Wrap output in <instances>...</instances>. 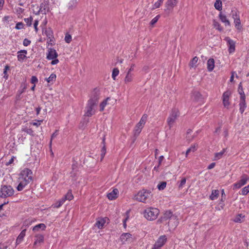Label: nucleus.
Listing matches in <instances>:
<instances>
[{
  "mask_svg": "<svg viewBox=\"0 0 249 249\" xmlns=\"http://www.w3.org/2000/svg\"><path fill=\"white\" fill-rule=\"evenodd\" d=\"M163 218L169 219L168 225L173 228H176L178 224V218L176 214H173L172 213L168 211L165 212Z\"/></svg>",
  "mask_w": 249,
  "mask_h": 249,
  "instance_id": "nucleus-1",
  "label": "nucleus"
},
{
  "mask_svg": "<svg viewBox=\"0 0 249 249\" xmlns=\"http://www.w3.org/2000/svg\"><path fill=\"white\" fill-rule=\"evenodd\" d=\"M159 212V210L157 208H148L144 211L143 214L147 220H153L157 218Z\"/></svg>",
  "mask_w": 249,
  "mask_h": 249,
  "instance_id": "nucleus-2",
  "label": "nucleus"
},
{
  "mask_svg": "<svg viewBox=\"0 0 249 249\" xmlns=\"http://www.w3.org/2000/svg\"><path fill=\"white\" fill-rule=\"evenodd\" d=\"M152 196L151 192L146 190L140 191L135 196V199L140 202L145 203L146 200Z\"/></svg>",
  "mask_w": 249,
  "mask_h": 249,
  "instance_id": "nucleus-3",
  "label": "nucleus"
},
{
  "mask_svg": "<svg viewBox=\"0 0 249 249\" xmlns=\"http://www.w3.org/2000/svg\"><path fill=\"white\" fill-rule=\"evenodd\" d=\"M179 111L177 109H174L171 112L167 119V123L169 129H171L175 123L176 119L179 116Z\"/></svg>",
  "mask_w": 249,
  "mask_h": 249,
  "instance_id": "nucleus-4",
  "label": "nucleus"
},
{
  "mask_svg": "<svg viewBox=\"0 0 249 249\" xmlns=\"http://www.w3.org/2000/svg\"><path fill=\"white\" fill-rule=\"evenodd\" d=\"M14 193V190L11 186H2L0 190V196L7 197L12 196Z\"/></svg>",
  "mask_w": 249,
  "mask_h": 249,
  "instance_id": "nucleus-5",
  "label": "nucleus"
},
{
  "mask_svg": "<svg viewBox=\"0 0 249 249\" xmlns=\"http://www.w3.org/2000/svg\"><path fill=\"white\" fill-rule=\"evenodd\" d=\"M96 104L88 101L86 108L85 115L88 117H90L95 113V107Z\"/></svg>",
  "mask_w": 249,
  "mask_h": 249,
  "instance_id": "nucleus-6",
  "label": "nucleus"
},
{
  "mask_svg": "<svg viewBox=\"0 0 249 249\" xmlns=\"http://www.w3.org/2000/svg\"><path fill=\"white\" fill-rule=\"evenodd\" d=\"M100 95V92L99 89H94L90 93L89 99L88 101L97 104Z\"/></svg>",
  "mask_w": 249,
  "mask_h": 249,
  "instance_id": "nucleus-7",
  "label": "nucleus"
},
{
  "mask_svg": "<svg viewBox=\"0 0 249 249\" xmlns=\"http://www.w3.org/2000/svg\"><path fill=\"white\" fill-rule=\"evenodd\" d=\"M249 180V177L246 175H243L241 176L240 179L237 182L233 184V189L236 190L240 188L242 186L246 184Z\"/></svg>",
  "mask_w": 249,
  "mask_h": 249,
  "instance_id": "nucleus-8",
  "label": "nucleus"
},
{
  "mask_svg": "<svg viewBox=\"0 0 249 249\" xmlns=\"http://www.w3.org/2000/svg\"><path fill=\"white\" fill-rule=\"evenodd\" d=\"M33 173L32 171L28 168H25L22 170L19 175V178H23V179H27L29 178V181H32L33 180Z\"/></svg>",
  "mask_w": 249,
  "mask_h": 249,
  "instance_id": "nucleus-9",
  "label": "nucleus"
},
{
  "mask_svg": "<svg viewBox=\"0 0 249 249\" xmlns=\"http://www.w3.org/2000/svg\"><path fill=\"white\" fill-rule=\"evenodd\" d=\"M231 95V92L229 90H227L223 94L222 100V103L224 107L228 108L230 105V98Z\"/></svg>",
  "mask_w": 249,
  "mask_h": 249,
  "instance_id": "nucleus-10",
  "label": "nucleus"
},
{
  "mask_svg": "<svg viewBox=\"0 0 249 249\" xmlns=\"http://www.w3.org/2000/svg\"><path fill=\"white\" fill-rule=\"evenodd\" d=\"M178 0H167L165 4V11L168 13L172 12L174 7H175Z\"/></svg>",
  "mask_w": 249,
  "mask_h": 249,
  "instance_id": "nucleus-11",
  "label": "nucleus"
},
{
  "mask_svg": "<svg viewBox=\"0 0 249 249\" xmlns=\"http://www.w3.org/2000/svg\"><path fill=\"white\" fill-rule=\"evenodd\" d=\"M239 93L240 94V103H239V106H240L239 111H240V113L241 114H242L244 112V111L247 107L246 101H245L246 96H245V94L243 91H242V92H240Z\"/></svg>",
  "mask_w": 249,
  "mask_h": 249,
  "instance_id": "nucleus-12",
  "label": "nucleus"
},
{
  "mask_svg": "<svg viewBox=\"0 0 249 249\" xmlns=\"http://www.w3.org/2000/svg\"><path fill=\"white\" fill-rule=\"evenodd\" d=\"M18 185L17 187V189L18 191H21L31 181H29L28 178L27 179H25L18 178Z\"/></svg>",
  "mask_w": 249,
  "mask_h": 249,
  "instance_id": "nucleus-13",
  "label": "nucleus"
},
{
  "mask_svg": "<svg viewBox=\"0 0 249 249\" xmlns=\"http://www.w3.org/2000/svg\"><path fill=\"white\" fill-rule=\"evenodd\" d=\"M167 241V238L165 235L160 236L157 242L155 243L153 248L154 249H160Z\"/></svg>",
  "mask_w": 249,
  "mask_h": 249,
  "instance_id": "nucleus-14",
  "label": "nucleus"
},
{
  "mask_svg": "<svg viewBox=\"0 0 249 249\" xmlns=\"http://www.w3.org/2000/svg\"><path fill=\"white\" fill-rule=\"evenodd\" d=\"M120 240L123 244H127L133 241L132 235L129 233H124L120 236Z\"/></svg>",
  "mask_w": 249,
  "mask_h": 249,
  "instance_id": "nucleus-15",
  "label": "nucleus"
},
{
  "mask_svg": "<svg viewBox=\"0 0 249 249\" xmlns=\"http://www.w3.org/2000/svg\"><path fill=\"white\" fill-rule=\"evenodd\" d=\"M227 43V45L229 48V52L230 53H232L235 51V42L231 39L229 37H226L224 39Z\"/></svg>",
  "mask_w": 249,
  "mask_h": 249,
  "instance_id": "nucleus-16",
  "label": "nucleus"
},
{
  "mask_svg": "<svg viewBox=\"0 0 249 249\" xmlns=\"http://www.w3.org/2000/svg\"><path fill=\"white\" fill-rule=\"evenodd\" d=\"M107 220V218L106 217L98 219L94 225L95 227H97L99 229L103 228Z\"/></svg>",
  "mask_w": 249,
  "mask_h": 249,
  "instance_id": "nucleus-17",
  "label": "nucleus"
},
{
  "mask_svg": "<svg viewBox=\"0 0 249 249\" xmlns=\"http://www.w3.org/2000/svg\"><path fill=\"white\" fill-rule=\"evenodd\" d=\"M118 190L117 189H114L111 192L107 194V196L109 200H112L118 197Z\"/></svg>",
  "mask_w": 249,
  "mask_h": 249,
  "instance_id": "nucleus-18",
  "label": "nucleus"
},
{
  "mask_svg": "<svg viewBox=\"0 0 249 249\" xmlns=\"http://www.w3.org/2000/svg\"><path fill=\"white\" fill-rule=\"evenodd\" d=\"M26 229L23 230L18 236L16 241V247L23 241L26 234Z\"/></svg>",
  "mask_w": 249,
  "mask_h": 249,
  "instance_id": "nucleus-19",
  "label": "nucleus"
},
{
  "mask_svg": "<svg viewBox=\"0 0 249 249\" xmlns=\"http://www.w3.org/2000/svg\"><path fill=\"white\" fill-rule=\"evenodd\" d=\"M18 59L19 61H22L26 57L27 51L25 50H20L18 52Z\"/></svg>",
  "mask_w": 249,
  "mask_h": 249,
  "instance_id": "nucleus-20",
  "label": "nucleus"
},
{
  "mask_svg": "<svg viewBox=\"0 0 249 249\" xmlns=\"http://www.w3.org/2000/svg\"><path fill=\"white\" fill-rule=\"evenodd\" d=\"M57 55V53L55 50L50 49L49 50V53L47 54V58L48 59H53L56 58Z\"/></svg>",
  "mask_w": 249,
  "mask_h": 249,
  "instance_id": "nucleus-21",
  "label": "nucleus"
},
{
  "mask_svg": "<svg viewBox=\"0 0 249 249\" xmlns=\"http://www.w3.org/2000/svg\"><path fill=\"white\" fill-rule=\"evenodd\" d=\"M44 241V236L42 234H36L35 236V240L34 243V246H37L42 243Z\"/></svg>",
  "mask_w": 249,
  "mask_h": 249,
  "instance_id": "nucleus-22",
  "label": "nucleus"
},
{
  "mask_svg": "<svg viewBox=\"0 0 249 249\" xmlns=\"http://www.w3.org/2000/svg\"><path fill=\"white\" fill-rule=\"evenodd\" d=\"M77 0H70L67 4V7L69 10H73L77 6Z\"/></svg>",
  "mask_w": 249,
  "mask_h": 249,
  "instance_id": "nucleus-23",
  "label": "nucleus"
},
{
  "mask_svg": "<svg viewBox=\"0 0 249 249\" xmlns=\"http://www.w3.org/2000/svg\"><path fill=\"white\" fill-rule=\"evenodd\" d=\"M219 18L220 19L221 21L225 24V25L226 26H230V22L229 21V20H228V19L227 18V17L225 15L220 14V15H219Z\"/></svg>",
  "mask_w": 249,
  "mask_h": 249,
  "instance_id": "nucleus-24",
  "label": "nucleus"
},
{
  "mask_svg": "<svg viewBox=\"0 0 249 249\" xmlns=\"http://www.w3.org/2000/svg\"><path fill=\"white\" fill-rule=\"evenodd\" d=\"M143 127L139 125V124H137L134 129V136L135 137H137L141 133L142 128Z\"/></svg>",
  "mask_w": 249,
  "mask_h": 249,
  "instance_id": "nucleus-25",
  "label": "nucleus"
},
{
  "mask_svg": "<svg viewBox=\"0 0 249 249\" xmlns=\"http://www.w3.org/2000/svg\"><path fill=\"white\" fill-rule=\"evenodd\" d=\"M133 73H130V72H127L124 80V83L125 84H128L129 83L133 81Z\"/></svg>",
  "mask_w": 249,
  "mask_h": 249,
  "instance_id": "nucleus-26",
  "label": "nucleus"
},
{
  "mask_svg": "<svg viewBox=\"0 0 249 249\" xmlns=\"http://www.w3.org/2000/svg\"><path fill=\"white\" fill-rule=\"evenodd\" d=\"M214 67V61L213 58L209 59L207 62V68L209 71L213 70Z\"/></svg>",
  "mask_w": 249,
  "mask_h": 249,
  "instance_id": "nucleus-27",
  "label": "nucleus"
},
{
  "mask_svg": "<svg viewBox=\"0 0 249 249\" xmlns=\"http://www.w3.org/2000/svg\"><path fill=\"white\" fill-rule=\"evenodd\" d=\"M110 100V98L109 97L107 98L105 100H104L101 104H100V111H103L106 106L108 104V102Z\"/></svg>",
  "mask_w": 249,
  "mask_h": 249,
  "instance_id": "nucleus-28",
  "label": "nucleus"
},
{
  "mask_svg": "<svg viewBox=\"0 0 249 249\" xmlns=\"http://www.w3.org/2000/svg\"><path fill=\"white\" fill-rule=\"evenodd\" d=\"M56 78V74L54 73H52L48 78H46V80L48 83L52 85L55 81Z\"/></svg>",
  "mask_w": 249,
  "mask_h": 249,
  "instance_id": "nucleus-29",
  "label": "nucleus"
},
{
  "mask_svg": "<svg viewBox=\"0 0 249 249\" xmlns=\"http://www.w3.org/2000/svg\"><path fill=\"white\" fill-rule=\"evenodd\" d=\"M197 61L198 58L196 56L194 57L189 63L190 68H196Z\"/></svg>",
  "mask_w": 249,
  "mask_h": 249,
  "instance_id": "nucleus-30",
  "label": "nucleus"
},
{
  "mask_svg": "<svg viewBox=\"0 0 249 249\" xmlns=\"http://www.w3.org/2000/svg\"><path fill=\"white\" fill-rule=\"evenodd\" d=\"M147 119V115L146 114H143L138 124L143 127Z\"/></svg>",
  "mask_w": 249,
  "mask_h": 249,
  "instance_id": "nucleus-31",
  "label": "nucleus"
},
{
  "mask_svg": "<svg viewBox=\"0 0 249 249\" xmlns=\"http://www.w3.org/2000/svg\"><path fill=\"white\" fill-rule=\"evenodd\" d=\"M46 228V226L44 224H39L34 227L33 231H38L39 229L44 230Z\"/></svg>",
  "mask_w": 249,
  "mask_h": 249,
  "instance_id": "nucleus-32",
  "label": "nucleus"
},
{
  "mask_svg": "<svg viewBox=\"0 0 249 249\" xmlns=\"http://www.w3.org/2000/svg\"><path fill=\"white\" fill-rule=\"evenodd\" d=\"M244 215L242 214H239L236 216L234 219V221L235 222H241L244 220Z\"/></svg>",
  "mask_w": 249,
  "mask_h": 249,
  "instance_id": "nucleus-33",
  "label": "nucleus"
},
{
  "mask_svg": "<svg viewBox=\"0 0 249 249\" xmlns=\"http://www.w3.org/2000/svg\"><path fill=\"white\" fill-rule=\"evenodd\" d=\"M234 23L235 24V28L237 30H240L241 29V22H240V18L234 20Z\"/></svg>",
  "mask_w": 249,
  "mask_h": 249,
  "instance_id": "nucleus-34",
  "label": "nucleus"
},
{
  "mask_svg": "<svg viewBox=\"0 0 249 249\" xmlns=\"http://www.w3.org/2000/svg\"><path fill=\"white\" fill-rule=\"evenodd\" d=\"M119 70L117 68H114L113 70L112 73V78L114 79H116V77L119 74Z\"/></svg>",
  "mask_w": 249,
  "mask_h": 249,
  "instance_id": "nucleus-35",
  "label": "nucleus"
},
{
  "mask_svg": "<svg viewBox=\"0 0 249 249\" xmlns=\"http://www.w3.org/2000/svg\"><path fill=\"white\" fill-rule=\"evenodd\" d=\"M218 196L217 191L216 190H213L211 195L210 197L212 200L216 199Z\"/></svg>",
  "mask_w": 249,
  "mask_h": 249,
  "instance_id": "nucleus-36",
  "label": "nucleus"
},
{
  "mask_svg": "<svg viewBox=\"0 0 249 249\" xmlns=\"http://www.w3.org/2000/svg\"><path fill=\"white\" fill-rule=\"evenodd\" d=\"M164 0H158L157 2H156L153 7V9H155L158 8L160 7L161 4L163 3Z\"/></svg>",
  "mask_w": 249,
  "mask_h": 249,
  "instance_id": "nucleus-37",
  "label": "nucleus"
},
{
  "mask_svg": "<svg viewBox=\"0 0 249 249\" xmlns=\"http://www.w3.org/2000/svg\"><path fill=\"white\" fill-rule=\"evenodd\" d=\"M64 40L66 43H70L72 40V37H71V35H70L68 33H66L65 35Z\"/></svg>",
  "mask_w": 249,
  "mask_h": 249,
  "instance_id": "nucleus-38",
  "label": "nucleus"
},
{
  "mask_svg": "<svg viewBox=\"0 0 249 249\" xmlns=\"http://www.w3.org/2000/svg\"><path fill=\"white\" fill-rule=\"evenodd\" d=\"M249 192V184L245 186L241 190V194L242 195H246Z\"/></svg>",
  "mask_w": 249,
  "mask_h": 249,
  "instance_id": "nucleus-39",
  "label": "nucleus"
},
{
  "mask_svg": "<svg viewBox=\"0 0 249 249\" xmlns=\"http://www.w3.org/2000/svg\"><path fill=\"white\" fill-rule=\"evenodd\" d=\"M24 20L26 22V23L28 26H30L32 25L33 18L31 17L28 18H25L24 19Z\"/></svg>",
  "mask_w": 249,
  "mask_h": 249,
  "instance_id": "nucleus-40",
  "label": "nucleus"
},
{
  "mask_svg": "<svg viewBox=\"0 0 249 249\" xmlns=\"http://www.w3.org/2000/svg\"><path fill=\"white\" fill-rule=\"evenodd\" d=\"M186 182V179L184 178H182L180 181V182L178 185V188L179 189H181L183 188L184 185L185 184Z\"/></svg>",
  "mask_w": 249,
  "mask_h": 249,
  "instance_id": "nucleus-41",
  "label": "nucleus"
},
{
  "mask_svg": "<svg viewBox=\"0 0 249 249\" xmlns=\"http://www.w3.org/2000/svg\"><path fill=\"white\" fill-rule=\"evenodd\" d=\"M65 199L68 200H71L73 198V195L71 191H69L65 196Z\"/></svg>",
  "mask_w": 249,
  "mask_h": 249,
  "instance_id": "nucleus-42",
  "label": "nucleus"
},
{
  "mask_svg": "<svg viewBox=\"0 0 249 249\" xmlns=\"http://www.w3.org/2000/svg\"><path fill=\"white\" fill-rule=\"evenodd\" d=\"M193 96L194 100H195L196 101H198L201 96L200 93L197 91H195L194 93Z\"/></svg>",
  "mask_w": 249,
  "mask_h": 249,
  "instance_id": "nucleus-43",
  "label": "nucleus"
},
{
  "mask_svg": "<svg viewBox=\"0 0 249 249\" xmlns=\"http://www.w3.org/2000/svg\"><path fill=\"white\" fill-rule=\"evenodd\" d=\"M166 185V183L165 182H162L158 184V188L159 190H162L165 188Z\"/></svg>",
  "mask_w": 249,
  "mask_h": 249,
  "instance_id": "nucleus-44",
  "label": "nucleus"
},
{
  "mask_svg": "<svg viewBox=\"0 0 249 249\" xmlns=\"http://www.w3.org/2000/svg\"><path fill=\"white\" fill-rule=\"evenodd\" d=\"M196 150V148L195 146H192L191 147H190L186 152V157L188 156V155L190 152H194Z\"/></svg>",
  "mask_w": 249,
  "mask_h": 249,
  "instance_id": "nucleus-45",
  "label": "nucleus"
},
{
  "mask_svg": "<svg viewBox=\"0 0 249 249\" xmlns=\"http://www.w3.org/2000/svg\"><path fill=\"white\" fill-rule=\"evenodd\" d=\"M160 18V15H158L156 17H155L153 19H152V20L150 21V25L151 26H153L159 20V18Z\"/></svg>",
  "mask_w": 249,
  "mask_h": 249,
  "instance_id": "nucleus-46",
  "label": "nucleus"
},
{
  "mask_svg": "<svg viewBox=\"0 0 249 249\" xmlns=\"http://www.w3.org/2000/svg\"><path fill=\"white\" fill-rule=\"evenodd\" d=\"M15 28L17 30H20V29H22L24 28V24H23V23L22 22H18L16 24Z\"/></svg>",
  "mask_w": 249,
  "mask_h": 249,
  "instance_id": "nucleus-47",
  "label": "nucleus"
},
{
  "mask_svg": "<svg viewBox=\"0 0 249 249\" xmlns=\"http://www.w3.org/2000/svg\"><path fill=\"white\" fill-rule=\"evenodd\" d=\"M106 148L105 146H103V147L102 148V149L101 150V160L103 159V158L106 154Z\"/></svg>",
  "mask_w": 249,
  "mask_h": 249,
  "instance_id": "nucleus-48",
  "label": "nucleus"
},
{
  "mask_svg": "<svg viewBox=\"0 0 249 249\" xmlns=\"http://www.w3.org/2000/svg\"><path fill=\"white\" fill-rule=\"evenodd\" d=\"M232 17L234 20L240 18L239 13L237 11L233 13Z\"/></svg>",
  "mask_w": 249,
  "mask_h": 249,
  "instance_id": "nucleus-49",
  "label": "nucleus"
},
{
  "mask_svg": "<svg viewBox=\"0 0 249 249\" xmlns=\"http://www.w3.org/2000/svg\"><path fill=\"white\" fill-rule=\"evenodd\" d=\"M31 43V41L29 39L25 38L24 39L23 42V44L24 46H28Z\"/></svg>",
  "mask_w": 249,
  "mask_h": 249,
  "instance_id": "nucleus-50",
  "label": "nucleus"
},
{
  "mask_svg": "<svg viewBox=\"0 0 249 249\" xmlns=\"http://www.w3.org/2000/svg\"><path fill=\"white\" fill-rule=\"evenodd\" d=\"M31 82L33 84H36V83H37L38 79L36 76H32Z\"/></svg>",
  "mask_w": 249,
  "mask_h": 249,
  "instance_id": "nucleus-51",
  "label": "nucleus"
},
{
  "mask_svg": "<svg viewBox=\"0 0 249 249\" xmlns=\"http://www.w3.org/2000/svg\"><path fill=\"white\" fill-rule=\"evenodd\" d=\"M128 214H129V212L128 211H127L126 212V217L125 218V219L123 220V224H124V227H126V221L127 220L128 217H129V216H128Z\"/></svg>",
  "mask_w": 249,
  "mask_h": 249,
  "instance_id": "nucleus-52",
  "label": "nucleus"
},
{
  "mask_svg": "<svg viewBox=\"0 0 249 249\" xmlns=\"http://www.w3.org/2000/svg\"><path fill=\"white\" fill-rule=\"evenodd\" d=\"M226 200V195L224 193V191L223 189L221 190V201H224Z\"/></svg>",
  "mask_w": 249,
  "mask_h": 249,
  "instance_id": "nucleus-53",
  "label": "nucleus"
},
{
  "mask_svg": "<svg viewBox=\"0 0 249 249\" xmlns=\"http://www.w3.org/2000/svg\"><path fill=\"white\" fill-rule=\"evenodd\" d=\"M38 25V21L37 20H35V22L34 23V28H35V31L36 33H37L38 31V28H37Z\"/></svg>",
  "mask_w": 249,
  "mask_h": 249,
  "instance_id": "nucleus-54",
  "label": "nucleus"
},
{
  "mask_svg": "<svg viewBox=\"0 0 249 249\" xmlns=\"http://www.w3.org/2000/svg\"><path fill=\"white\" fill-rule=\"evenodd\" d=\"M134 67H135V65L134 64H132L130 66V67L128 70V71H127V72H130V73H133L132 72L134 70Z\"/></svg>",
  "mask_w": 249,
  "mask_h": 249,
  "instance_id": "nucleus-55",
  "label": "nucleus"
},
{
  "mask_svg": "<svg viewBox=\"0 0 249 249\" xmlns=\"http://www.w3.org/2000/svg\"><path fill=\"white\" fill-rule=\"evenodd\" d=\"M46 34L47 37H48L49 38H51V37L53 36L52 32L51 31H48L46 32ZM50 41H52V39H50Z\"/></svg>",
  "mask_w": 249,
  "mask_h": 249,
  "instance_id": "nucleus-56",
  "label": "nucleus"
},
{
  "mask_svg": "<svg viewBox=\"0 0 249 249\" xmlns=\"http://www.w3.org/2000/svg\"><path fill=\"white\" fill-rule=\"evenodd\" d=\"M25 131L27 133V134H29L31 135H33V131L32 129H26Z\"/></svg>",
  "mask_w": 249,
  "mask_h": 249,
  "instance_id": "nucleus-57",
  "label": "nucleus"
},
{
  "mask_svg": "<svg viewBox=\"0 0 249 249\" xmlns=\"http://www.w3.org/2000/svg\"><path fill=\"white\" fill-rule=\"evenodd\" d=\"M52 61L51 62V64L52 65H55L56 64H57L59 62V60L56 58H54L53 59H52Z\"/></svg>",
  "mask_w": 249,
  "mask_h": 249,
  "instance_id": "nucleus-58",
  "label": "nucleus"
},
{
  "mask_svg": "<svg viewBox=\"0 0 249 249\" xmlns=\"http://www.w3.org/2000/svg\"><path fill=\"white\" fill-rule=\"evenodd\" d=\"M62 205V204L59 201L54 204V207L58 208L60 207Z\"/></svg>",
  "mask_w": 249,
  "mask_h": 249,
  "instance_id": "nucleus-59",
  "label": "nucleus"
},
{
  "mask_svg": "<svg viewBox=\"0 0 249 249\" xmlns=\"http://www.w3.org/2000/svg\"><path fill=\"white\" fill-rule=\"evenodd\" d=\"M215 166V163L213 162L211 164H210L209 166L208 167V168L209 169H213L214 166Z\"/></svg>",
  "mask_w": 249,
  "mask_h": 249,
  "instance_id": "nucleus-60",
  "label": "nucleus"
},
{
  "mask_svg": "<svg viewBox=\"0 0 249 249\" xmlns=\"http://www.w3.org/2000/svg\"><path fill=\"white\" fill-rule=\"evenodd\" d=\"M9 67L7 65H6L4 69V71H3V73L4 74V75L7 74V70L9 69ZM4 77H5V76H4Z\"/></svg>",
  "mask_w": 249,
  "mask_h": 249,
  "instance_id": "nucleus-61",
  "label": "nucleus"
},
{
  "mask_svg": "<svg viewBox=\"0 0 249 249\" xmlns=\"http://www.w3.org/2000/svg\"><path fill=\"white\" fill-rule=\"evenodd\" d=\"M224 206L225 204L224 203V201H221V202L219 203V206H220L222 209L224 208Z\"/></svg>",
  "mask_w": 249,
  "mask_h": 249,
  "instance_id": "nucleus-62",
  "label": "nucleus"
},
{
  "mask_svg": "<svg viewBox=\"0 0 249 249\" xmlns=\"http://www.w3.org/2000/svg\"><path fill=\"white\" fill-rule=\"evenodd\" d=\"M163 159H164V157L163 156H161L160 157L159 159V165H160L161 164Z\"/></svg>",
  "mask_w": 249,
  "mask_h": 249,
  "instance_id": "nucleus-63",
  "label": "nucleus"
},
{
  "mask_svg": "<svg viewBox=\"0 0 249 249\" xmlns=\"http://www.w3.org/2000/svg\"><path fill=\"white\" fill-rule=\"evenodd\" d=\"M7 248V246L4 245V244H0V249H6Z\"/></svg>",
  "mask_w": 249,
  "mask_h": 249,
  "instance_id": "nucleus-64",
  "label": "nucleus"
}]
</instances>
